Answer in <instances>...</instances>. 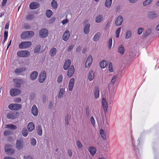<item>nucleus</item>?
I'll use <instances>...</instances> for the list:
<instances>
[{"label": "nucleus", "instance_id": "nucleus-34", "mask_svg": "<svg viewBox=\"0 0 159 159\" xmlns=\"http://www.w3.org/2000/svg\"><path fill=\"white\" fill-rule=\"evenodd\" d=\"M101 35L100 33L98 32L94 36L93 40L94 41H98L99 39V37Z\"/></svg>", "mask_w": 159, "mask_h": 159}, {"label": "nucleus", "instance_id": "nucleus-11", "mask_svg": "<svg viewBox=\"0 0 159 159\" xmlns=\"http://www.w3.org/2000/svg\"><path fill=\"white\" fill-rule=\"evenodd\" d=\"M123 21V17L121 16H119L117 17L115 21L116 25L119 26L122 25Z\"/></svg>", "mask_w": 159, "mask_h": 159}, {"label": "nucleus", "instance_id": "nucleus-50", "mask_svg": "<svg viewBox=\"0 0 159 159\" xmlns=\"http://www.w3.org/2000/svg\"><path fill=\"white\" fill-rule=\"evenodd\" d=\"M76 144L79 148H81L83 147V145L79 140H77L76 142Z\"/></svg>", "mask_w": 159, "mask_h": 159}, {"label": "nucleus", "instance_id": "nucleus-6", "mask_svg": "<svg viewBox=\"0 0 159 159\" xmlns=\"http://www.w3.org/2000/svg\"><path fill=\"white\" fill-rule=\"evenodd\" d=\"M9 108L12 110H18L21 107V105L20 104L12 103L9 105Z\"/></svg>", "mask_w": 159, "mask_h": 159}, {"label": "nucleus", "instance_id": "nucleus-20", "mask_svg": "<svg viewBox=\"0 0 159 159\" xmlns=\"http://www.w3.org/2000/svg\"><path fill=\"white\" fill-rule=\"evenodd\" d=\"M95 99H98L99 95V89L98 87H96L93 91Z\"/></svg>", "mask_w": 159, "mask_h": 159}, {"label": "nucleus", "instance_id": "nucleus-43", "mask_svg": "<svg viewBox=\"0 0 159 159\" xmlns=\"http://www.w3.org/2000/svg\"><path fill=\"white\" fill-rule=\"evenodd\" d=\"M153 0H145L143 2V5L144 6H147Z\"/></svg>", "mask_w": 159, "mask_h": 159}, {"label": "nucleus", "instance_id": "nucleus-49", "mask_svg": "<svg viewBox=\"0 0 159 159\" xmlns=\"http://www.w3.org/2000/svg\"><path fill=\"white\" fill-rule=\"evenodd\" d=\"M100 134L101 137L103 139H106V136L103 129H102L100 130Z\"/></svg>", "mask_w": 159, "mask_h": 159}, {"label": "nucleus", "instance_id": "nucleus-37", "mask_svg": "<svg viewBox=\"0 0 159 159\" xmlns=\"http://www.w3.org/2000/svg\"><path fill=\"white\" fill-rule=\"evenodd\" d=\"M29 133L28 131L27 130L26 128H24L22 130V134L24 137H26Z\"/></svg>", "mask_w": 159, "mask_h": 159}, {"label": "nucleus", "instance_id": "nucleus-21", "mask_svg": "<svg viewBox=\"0 0 159 159\" xmlns=\"http://www.w3.org/2000/svg\"><path fill=\"white\" fill-rule=\"evenodd\" d=\"M74 66L73 65L71 66L68 71L67 75L68 76L71 77L74 72Z\"/></svg>", "mask_w": 159, "mask_h": 159}, {"label": "nucleus", "instance_id": "nucleus-29", "mask_svg": "<svg viewBox=\"0 0 159 159\" xmlns=\"http://www.w3.org/2000/svg\"><path fill=\"white\" fill-rule=\"evenodd\" d=\"M38 74L37 72L34 71L30 74V77L31 79L33 80H35L37 78Z\"/></svg>", "mask_w": 159, "mask_h": 159}, {"label": "nucleus", "instance_id": "nucleus-12", "mask_svg": "<svg viewBox=\"0 0 159 159\" xmlns=\"http://www.w3.org/2000/svg\"><path fill=\"white\" fill-rule=\"evenodd\" d=\"M14 86L17 88H20L22 82V80L18 79H14L13 80Z\"/></svg>", "mask_w": 159, "mask_h": 159}, {"label": "nucleus", "instance_id": "nucleus-8", "mask_svg": "<svg viewBox=\"0 0 159 159\" xmlns=\"http://www.w3.org/2000/svg\"><path fill=\"white\" fill-rule=\"evenodd\" d=\"M40 37L42 38H45L48 35V31L45 29H41L39 32Z\"/></svg>", "mask_w": 159, "mask_h": 159}, {"label": "nucleus", "instance_id": "nucleus-28", "mask_svg": "<svg viewBox=\"0 0 159 159\" xmlns=\"http://www.w3.org/2000/svg\"><path fill=\"white\" fill-rule=\"evenodd\" d=\"M90 154L92 156L94 155L97 152L96 149L93 147H89L88 149Z\"/></svg>", "mask_w": 159, "mask_h": 159}, {"label": "nucleus", "instance_id": "nucleus-54", "mask_svg": "<svg viewBox=\"0 0 159 159\" xmlns=\"http://www.w3.org/2000/svg\"><path fill=\"white\" fill-rule=\"evenodd\" d=\"M4 40L3 41V42L4 43L7 40V37H8V32L7 31H5L4 33Z\"/></svg>", "mask_w": 159, "mask_h": 159}, {"label": "nucleus", "instance_id": "nucleus-59", "mask_svg": "<svg viewBox=\"0 0 159 159\" xmlns=\"http://www.w3.org/2000/svg\"><path fill=\"white\" fill-rule=\"evenodd\" d=\"M67 153L68 155L70 157H71L72 156V152L71 150L69 149L67 151Z\"/></svg>", "mask_w": 159, "mask_h": 159}, {"label": "nucleus", "instance_id": "nucleus-38", "mask_svg": "<svg viewBox=\"0 0 159 159\" xmlns=\"http://www.w3.org/2000/svg\"><path fill=\"white\" fill-rule=\"evenodd\" d=\"M112 0H106L105 5L107 7H109L111 6L112 3Z\"/></svg>", "mask_w": 159, "mask_h": 159}, {"label": "nucleus", "instance_id": "nucleus-42", "mask_svg": "<svg viewBox=\"0 0 159 159\" xmlns=\"http://www.w3.org/2000/svg\"><path fill=\"white\" fill-rule=\"evenodd\" d=\"M52 12L51 10H48L46 11V15L48 18H50L51 17L52 14Z\"/></svg>", "mask_w": 159, "mask_h": 159}, {"label": "nucleus", "instance_id": "nucleus-52", "mask_svg": "<svg viewBox=\"0 0 159 159\" xmlns=\"http://www.w3.org/2000/svg\"><path fill=\"white\" fill-rule=\"evenodd\" d=\"M40 47L41 46L40 45L37 46L34 50V52L35 53L39 52L40 50Z\"/></svg>", "mask_w": 159, "mask_h": 159}, {"label": "nucleus", "instance_id": "nucleus-18", "mask_svg": "<svg viewBox=\"0 0 159 159\" xmlns=\"http://www.w3.org/2000/svg\"><path fill=\"white\" fill-rule=\"evenodd\" d=\"M39 5L37 2H33L30 4V8L31 9H34L38 8Z\"/></svg>", "mask_w": 159, "mask_h": 159}, {"label": "nucleus", "instance_id": "nucleus-9", "mask_svg": "<svg viewBox=\"0 0 159 159\" xmlns=\"http://www.w3.org/2000/svg\"><path fill=\"white\" fill-rule=\"evenodd\" d=\"M93 59V57L91 55H90L88 57L85 65V66L86 68L90 67L91 65Z\"/></svg>", "mask_w": 159, "mask_h": 159}, {"label": "nucleus", "instance_id": "nucleus-48", "mask_svg": "<svg viewBox=\"0 0 159 159\" xmlns=\"http://www.w3.org/2000/svg\"><path fill=\"white\" fill-rule=\"evenodd\" d=\"M151 32V30L150 29H147L144 33V36L145 37L149 35Z\"/></svg>", "mask_w": 159, "mask_h": 159}, {"label": "nucleus", "instance_id": "nucleus-5", "mask_svg": "<svg viewBox=\"0 0 159 159\" xmlns=\"http://www.w3.org/2000/svg\"><path fill=\"white\" fill-rule=\"evenodd\" d=\"M5 151L9 155H13L15 152V150L11 148V146L9 144L6 145L5 148Z\"/></svg>", "mask_w": 159, "mask_h": 159}, {"label": "nucleus", "instance_id": "nucleus-4", "mask_svg": "<svg viewBox=\"0 0 159 159\" xmlns=\"http://www.w3.org/2000/svg\"><path fill=\"white\" fill-rule=\"evenodd\" d=\"M30 52L27 50H21L17 53V56L20 57H26L29 56Z\"/></svg>", "mask_w": 159, "mask_h": 159}, {"label": "nucleus", "instance_id": "nucleus-63", "mask_svg": "<svg viewBox=\"0 0 159 159\" xmlns=\"http://www.w3.org/2000/svg\"><path fill=\"white\" fill-rule=\"evenodd\" d=\"M4 159H16V158L10 156H6L4 157Z\"/></svg>", "mask_w": 159, "mask_h": 159}, {"label": "nucleus", "instance_id": "nucleus-31", "mask_svg": "<svg viewBox=\"0 0 159 159\" xmlns=\"http://www.w3.org/2000/svg\"><path fill=\"white\" fill-rule=\"evenodd\" d=\"M65 88H61L60 89V90L59 93L58 97L59 98H61L63 96L64 94L65 93Z\"/></svg>", "mask_w": 159, "mask_h": 159}, {"label": "nucleus", "instance_id": "nucleus-1", "mask_svg": "<svg viewBox=\"0 0 159 159\" xmlns=\"http://www.w3.org/2000/svg\"><path fill=\"white\" fill-rule=\"evenodd\" d=\"M34 34V32L32 31H25L20 34V38L22 39H25L31 38Z\"/></svg>", "mask_w": 159, "mask_h": 159}, {"label": "nucleus", "instance_id": "nucleus-61", "mask_svg": "<svg viewBox=\"0 0 159 159\" xmlns=\"http://www.w3.org/2000/svg\"><path fill=\"white\" fill-rule=\"evenodd\" d=\"M69 21V20L68 19H66L65 20H63L62 22V23L63 25H65L66 24H67Z\"/></svg>", "mask_w": 159, "mask_h": 159}, {"label": "nucleus", "instance_id": "nucleus-16", "mask_svg": "<svg viewBox=\"0 0 159 159\" xmlns=\"http://www.w3.org/2000/svg\"><path fill=\"white\" fill-rule=\"evenodd\" d=\"M31 112L34 116H36L38 113V110L35 105H34L32 108Z\"/></svg>", "mask_w": 159, "mask_h": 159}, {"label": "nucleus", "instance_id": "nucleus-46", "mask_svg": "<svg viewBox=\"0 0 159 159\" xmlns=\"http://www.w3.org/2000/svg\"><path fill=\"white\" fill-rule=\"evenodd\" d=\"M121 27L119 28L116 31V37L118 38L120 36V33L121 30Z\"/></svg>", "mask_w": 159, "mask_h": 159}, {"label": "nucleus", "instance_id": "nucleus-40", "mask_svg": "<svg viewBox=\"0 0 159 159\" xmlns=\"http://www.w3.org/2000/svg\"><path fill=\"white\" fill-rule=\"evenodd\" d=\"M132 35L131 31L130 30H127L126 32L125 38L126 39H129Z\"/></svg>", "mask_w": 159, "mask_h": 159}, {"label": "nucleus", "instance_id": "nucleus-26", "mask_svg": "<svg viewBox=\"0 0 159 159\" xmlns=\"http://www.w3.org/2000/svg\"><path fill=\"white\" fill-rule=\"evenodd\" d=\"M75 79L74 78H72L70 80L69 83V91H72L73 89L74 85Z\"/></svg>", "mask_w": 159, "mask_h": 159}, {"label": "nucleus", "instance_id": "nucleus-14", "mask_svg": "<svg viewBox=\"0 0 159 159\" xmlns=\"http://www.w3.org/2000/svg\"><path fill=\"white\" fill-rule=\"evenodd\" d=\"M94 73L93 70H90L88 74V79L89 81H92L94 79Z\"/></svg>", "mask_w": 159, "mask_h": 159}, {"label": "nucleus", "instance_id": "nucleus-27", "mask_svg": "<svg viewBox=\"0 0 159 159\" xmlns=\"http://www.w3.org/2000/svg\"><path fill=\"white\" fill-rule=\"evenodd\" d=\"M27 70V68L25 67H22L16 69L15 72L16 73H20L22 72Z\"/></svg>", "mask_w": 159, "mask_h": 159}, {"label": "nucleus", "instance_id": "nucleus-47", "mask_svg": "<svg viewBox=\"0 0 159 159\" xmlns=\"http://www.w3.org/2000/svg\"><path fill=\"white\" fill-rule=\"evenodd\" d=\"M108 69L109 71L111 72H112L113 71V67H112V64L111 62H110L108 64Z\"/></svg>", "mask_w": 159, "mask_h": 159}, {"label": "nucleus", "instance_id": "nucleus-57", "mask_svg": "<svg viewBox=\"0 0 159 159\" xmlns=\"http://www.w3.org/2000/svg\"><path fill=\"white\" fill-rule=\"evenodd\" d=\"M91 121V122L92 124V125L93 126H94L95 125V120L93 118V116H92L90 118Z\"/></svg>", "mask_w": 159, "mask_h": 159}, {"label": "nucleus", "instance_id": "nucleus-55", "mask_svg": "<svg viewBox=\"0 0 159 159\" xmlns=\"http://www.w3.org/2000/svg\"><path fill=\"white\" fill-rule=\"evenodd\" d=\"M143 31L144 29L143 28L141 27L139 28L138 30V34L139 35H140Z\"/></svg>", "mask_w": 159, "mask_h": 159}, {"label": "nucleus", "instance_id": "nucleus-44", "mask_svg": "<svg viewBox=\"0 0 159 159\" xmlns=\"http://www.w3.org/2000/svg\"><path fill=\"white\" fill-rule=\"evenodd\" d=\"M30 143L31 145L33 146H35L36 145V140L35 139L32 138L30 139Z\"/></svg>", "mask_w": 159, "mask_h": 159}, {"label": "nucleus", "instance_id": "nucleus-36", "mask_svg": "<svg viewBox=\"0 0 159 159\" xmlns=\"http://www.w3.org/2000/svg\"><path fill=\"white\" fill-rule=\"evenodd\" d=\"M114 96V91L112 92V91H110L109 93H107V98L110 99L113 98Z\"/></svg>", "mask_w": 159, "mask_h": 159}, {"label": "nucleus", "instance_id": "nucleus-53", "mask_svg": "<svg viewBox=\"0 0 159 159\" xmlns=\"http://www.w3.org/2000/svg\"><path fill=\"white\" fill-rule=\"evenodd\" d=\"M112 45V38H110L108 42V47L109 49H110Z\"/></svg>", "mask_w": 159, "mask_h": 159}, {"label": "nucleus", "instance_id": "nucleus-56", "mask_svg": "<svg viewBox=\"0 0 159 159\" xmlns=\"http://www.w3.org/2000/svg\"><path fill=\"white\" fill-rule=\"evenodd\" d=\"M117 77V76L116 75H114L112 77L111 81V82L112 84H114V83H115V82L116 80Z\"/></svg>", "mask_w": 159, "mask_h": 159}, {"label": "nucleus", "instance_id": "nucleus-62", "mask_svg": "<svg viewBox=\"0 0 159 159\" xmlns=\"http://www.w3.org/2000/svg\"><path fill=\"white\" fill-rule=\"evenodd\" d=\"M74 46L72 45H70L68 48L67 51L68 52H70L73 48Z\"/></svg>", "mask_w": 159, "mask_h": 159}, {"label": "nucleus", "instance_id": "nucleus-17", "mask_svg": "<svg viewBox=\"0 0 159 159\" xmlns=\"http://www.w3.org/2000/svg\"><path fill=\"white\" fill-rule=\"evenodd\" d=\"M102 103L104 111L105 112H107L108 107V104L105 98H102Z\"/></svg>", "mask_w": 159, "mask_h": 159}, {"label": "nucleus", "instance_id": "nucleus-58", "mask_svg": "<svg viewBox=\"0 0 159 159\" xmlns=\"http://www.w3.org/2000/svg\"><path fill=\"white\" fill-rule=\"evenodd\" d=\"M10 133V132L9 130H6L4 131V134L5 136H7L9 135Z\"/></svg>", "mask_w": 159, "mask_h": 159}, {"label": "nucleus", "instance_id": "nucleus-23", "mask_svg": "<svg viewBox=\"0 0 159 159\" xmlns=\"http://www.w3.org/2000/svg\"><path fill=\"white\" fill-rule=\"evenodd\" d=\"M70 64L71 60L70 59L67 60L64 64L63 67L64 69L65 70H67L70 66Z\"/></svg>", "mask_w": 159, "mask_h": 159}, {"label": "nucleus", "instance_id": "nucleus-33", "mask_svg": "<svg viewBox=\"0 0 159 159\" xmlns=\"http://www.w3.org/2000/svg\"><path fill=\"white\" fill-rule=\"evenodd\" d=\"M57 50L55 48H53L51 49L49 53L51 57H53L56 55L57 53Z\"/></svg>", "mask_w": 159, "mask_h": 159}, {"label": "nucleus", "instance_id": "nucleus-15", "mask_svg": "<svg viewBox=\"0 0 159 159\" xmlns=\"http://www.w3.org/2000/svg\"><path fill=\"white\" fill-rule=\"evenodd\" d=\"M148 17L150 19H153L157 17V14L155 11H152L149 12L148 15Z\"/></svg>", "mask_w": 159, "mask_h": 159}, {"label": "nucleus", "instance_id": "nucleus-45", "mask_svg": "<svg viewBox=\"0 0 159 159\" xmlns=\"http://www.w3.org/2000/svg\"><path fill=\"white\" fill-rule=\"evenodd\" d=\"M34 17V15L32 14H30L26 16V19L28 20H31L33 19Z\"/></svg>", "mask_w": 159, "mask_h": 159}, {"label": "nucleus", "instance_id": "nucleus-3", "mask_svg": "<svg viewBox=\"0 0 159 159\" xmlns=\"http://www.w3.org/2000/svg\"><path fill=\"white\" fill-rule=\"evenodd\" d=\"M47 73L44 70H42L39 76V83H43L46 77Z\"/></svg>", "mask_w": 159, "mask_h": 159}, {"label": "nucleus", "instance_id": "nucleus-30", "mask_svg": "<svg viewBox=\"0 0 159 159\" xmlns=\"http://www.w3.org/2000/svg\"><path fill=\"white\" fill-rule=\"evenodd\" d=\"M109 63L108 61H107L103 60L100 63V65L102 68H104L106 67L107 65Z\"/></svg>", "mask_w": 159, "mask_h": 159}, {"label": "nucleus", "instance_id": "nucleus-41", "mask_svg": "<svg viewBox=\"0 0 159 159\" xmlns=\"http://www.w3.org/2000/svg\"><path fill=\"white\" fill-rule=\"evenodd\" d=\"M6 127L8 129H10L12 130H14L16 129L17 127L13 125H6Z\"/></svg>", "mask_w": 159, "mask_h": 159}, {"label": "nucleus", "instance_id": "nucleus-64", "mask_svg": "<svg viewBox=\"0 0 159 159\" xmlns=\"http://www.w3.org/2000/svg\"><path fill=\"white\" fill-rule=\"evenodd\" d=\"M53 107V104L52 102H50L49 104V107L50 109H52Z\"/></svg>", "mask_w": 159, "mask_h": 159}, {"label": "nucleus", "instance_id": "nucleus-32", "mask_svg": "<svg viewBox=\"0 0 159 159\" xmlns=\"http://www.w3.org/2000/svg\"><path fill=\"white\" fill-rule=\"evenodd\" d=\"M103 16L102 15H98L96 18L95 22L98 23L100 22L103 20Z\"/></svg>", "mask_w": 159, "mask_h": 159}, {"label": "nucleus", "instance_id": "nucleus-19", "mask_svg": "<svg viewBox=\"0 0 159 159\" xmlns=\"http://www.w3.org/2000/svg\"><path fill=\"white\" fill-rule=\"evenodd\" d=\"M35 125L33 122H29L27 125V128L28 131L31 132H32L34 129Z\"/></svg>", "mask_w": 159, "mask_h": 159}, {"label": "nucleus", "instance_id": "nucleus-25", "mask_svg": "<svg viewBox=\"0 0 159 159\" xmlns=\"http://www.w3.org/2000/svg\"><path fill=\"white\" fill-rule=\"evenodd\" d=\"M36 129L38 134L40 136H42L43 134V130L41 125L39 124L36 127Z\"/></svg>", "mask_w": 159, "mask_h": 159}, {"label": "nucleus", "instance_id": "nucleus-35", "mask_svg": "<svg viewBox=\"0 0 159 159\" xmlns=\"http://www.w3.org/2000/svg\"><path fill=\"white\" fill-rule=\"evenodd\" d=\"M51 5L53 9H57L58 6L57 2L55 0H52L51 2Z\"/></svg>", "mask_w": 159, "mask_h": 159}, {"label": "nucleus", "instance_id": "nucleus-39", "mask_svg": "<svg viewBox=\"0 0 159 159\" xmlns=\"http://www.w3.org/2000/svg\"><path fill=\"white\" fill-rule=\"evenodd\" d=\"M119 52L121 54H123L125 52L124 46L122 45H120L118 48Z\"/></svg>", "mask_w": 159, "mask_h": 159}, {"label": "nucleus", "instance_id": "nucleus-51", "mask_svg": "<svg viewBox=\"0 0 159 159\" xmlns=\"http://www.w3.org/2000/svg\"><path fill=\"white\" fill-rule=\"evenodd\" d=\"M63 80V77L61 75H60L57 79V82L58 83H61Z\"/></svg>", "mask_w": 159, "mask_h": 159}, {"label": "nucleus", "instance_id": "nucleus-7", "mask_svg": "<svg viewBox=\"0 0 159 159\" xmlns=\"http://www.w3.org/2000/svg\"><path fill=\"white\" fill-rule=\"evenodd\" d=\"M21 93V91L18 89L12 88L10 91V94L12 97H14L17 96Z\"/></svg>", "mask_w": 159, "mask_h": 159}, {"label": "nucleus", "instance_id": "nucleus-2", "mask_svg": "<svg viewBox=\"0 0 159 159\" xmlns=\"http://www.w3.org/2000/svg\"><path fill=\"white\" fill-rule=\"evenodd\" d=\"M32 45V43L30 41H25L21 42L19 44V47L21 49L30 48Z\"/></svg>", "mask_w": 159, "mask_h": 159}, {"label": "nucleus", "instance_id": "nucleus-24", "mask_svg": "<svg viewBox=\"0 0 159 159\" xmlns=\"http://www.w3.org/2000/svg\"><path fill=\"white\" fill-rule=\"evenodd\" d=\"M90 25L89 23L87 24L85 26L84 29V32L85 34H88L90 31Z\"/></svg>", "mask_w": 159, "mask_h": 159}, {"label": "nucleus", "instance_id": "nucleus-10", "mask_svg": "<svg viewBox=\"0 0 159 159\" xmlns=\"http://www.w3.org/2000/svg\"><path fill=\"white\" fill-rule=\"evenodd\" d=\"M70 36V32L69 30H66L62 36V39L65 41H67Z\"/></svg>", "mask_w": 159, "mask_h": 159}, {"label": "nucleus", "instance_id": "nucleus-22", "mask_svg": "<svg viewBox=\"0 0 159 159\" xmlns=\"http://www.w3.org/2000/svg\"><path fill=\"white\" fill-rule=\"evenodd\" d=\"M17 117V115L15 113L11 112L7 115V117L8 119H14Z\"/></svg>", "mask_w": 159, "mask_h": 159}, {"label": "nucleus", "instance_id": "nucleus-13", "mask_svg": "<svg viewBox=\"0 0 159 159\" xmlns=\"http://www.w3.org/2000/svg\"><path fill=\"white\" fill-rule=\"evenodd\" d=\"M23 142L21 140H17L16 143V147L18 150H20L23 148Z\"/></svg>", "mask_w": 159, "mask_h": 159}, {"label": "nucleus", "instance_id": "nucleus-60", "mask_svg": "<svg viewBox=\"0 0 159 159\" xmlns=\"http://www.w3.org/2000/svg\"><path fill=\"white\" fill-rule=\"evenodd\" d=\"M21 99L20 98H17L15 99V102H21Z\"/></svg>", "mask_w": 159, "mask_h": 159}]
</instances>
